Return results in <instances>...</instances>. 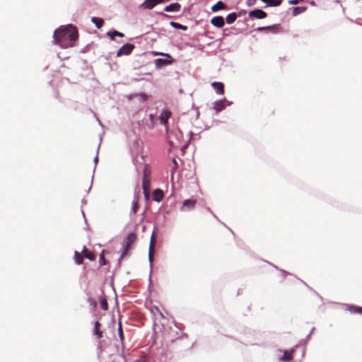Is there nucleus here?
<instances>
[{"mask_svg": "<svg viewBox=\"0 0 362 362\" xmlns=\"http://www.w3.org/2000/svg\"><path fill=\"white\" fill-rule=\"evenodd\" d=\"M54 43L62 48L74 47L78 40V33L76 28L72 25L61 26L54 33Z\"/></svg>", "mask_w": 362, "mask_h": 362, "instance_id": "1", "label": "nucleus"}, {"mask_svg": "<svg viewBox=\"0 0 362 362\" xmlns=\"http://www.w3.org/2000/svg\"><path fill=\"white\" fill-rule=\"evenodd\" d=\"M156 55H161V56H165V57H168V59L158 58V59H155L154 64H155L156 67L158 69H160L163 66L170 65L173 62V59H172L171 56L169 54L156 52Z\"/></svg>", "mask_w": 362, "mask_h": 362, "instance_id": "2", "label": "nucleus"}, {"mask_svg": "<svg viewBox=\"0 0 362 362\" xmlns=\"http://www.w3.org/2000/svg\"><path fill=\"white\" fill-rule=\"evenodd\" d=\"M151 177V169L148 164H146L143 169L142 189H146L150 187Z\"/></svg>", "mask_w": 362, "mask_h": 362, "instance_id": "3", "label": "nucleus"}, {"mask_svg": "<svg viewBox=\"0 0 362 362\" xmlns=\"http://www.w3.org/2000/svg\"><path fill=\"white\" fill-rule=\"evenodd\" d=\"M257 31H269L274 34L281 33L283 31L282 27L280 24H274L269 26L259 27L257 28Z\"/></svg>", "mask_w": 362, "mask_h": 362, "instance_id": "4", "label": "nucleus"}, {"mask_svg": "<svg viewBox=\"0 0 362 362\" xmlns=\"http://www.w3.org/2000/svg\"><path fill=\"white\" fill-rule=\"evenodd\" d=\"M136 240V235L135 233H131L128 235V236L127 238L126 243H125L124 251L121 255V258H123L124 256L127 255L131 244L133 243L134 242H135Z\"/></svg>", "mask_w": 362, "mask_h": 362, "instance_id": "5", "label": "nucleus"}, {"mask_svg": "<svg viewBox=\"0 0 362 362\" xmlns=\"http://www.w3.org/2000/svg\"><path fill=\"white\" fill-rule=\"evenodd\" d=\"M134 49L133 44L127 43L122 46L117 52V57H121L122 55H129L132 53Z\"/></svg>", "mask_w": 362, "mask_h": 362, "instance_id": "6", "label": "nucleus"}, {"mask_svg": "<svg viewBox=\"0 0 362 362\" xmlns=\"http://www.w3.org/2000/svg\"><path fill=\"white\" fill-rule=\"evenodd\" d=\"M156 238L155 233L153 232L151 236L149 250H148V260L151 263L153 259V252L156 245Z\"/></svg>", "mask_w": 362, "mask_h": 362, "instance_id": "7", "label": "nucleus"}, {"mask_svg": "<svg viewBox=\"0 0 362 362\" xmlns=\"http://www.w3.org/2000/svg\"><path fill=\"white\" fill-rule=\"evenodd\" d=\"M249 16L257 19H263L267 17V14L261 9H255L249 12Z\"/></svg>", "mask_w": 362, "mask_h": 362, "instance_id": "8", "label": "nucleus"}, {"mask_svg": "<svg viewBox=\"0 0 362 362\" xmlns=\"http://www.w3.org/2000/svg\"><path fill=\"white\" fill-rule=\"evenodd\" d=\"M197 204L196 199H185L182 202V206L181 207L182 211H188L194 208Z\"/></svg>", "mask_w": 362, "mask_h": 362, "instance_id": "9", "label": "nucleus"}, {"mask_svg": "<svg viewBox=\"0 0 362 362\" xmlns=\"http://www.w3.org/2000/svg\"><path fill=\"white\" fill-rule=\"evenodd\" d=\"M211 23L218 28L223 27L225 24L224 18L222 16H218L211 19Z\"/></svg>", "mask_w": 362, "mask_h": 362, "instance_id": "10", "label": "nucleus"}, {"mask_svg": "<svg viewBox=\"0 0 362 362\" xmlns=\"http://www.w3.org/2000/svg\"><path fill=\"white\" fill-rule=\"evenodd\" d=\"M170 116L171 112L168 110H163L159 117L160 124L166 125Z\"/></svg>", "mask_w": 362, "mask_h": 362, "instance_id": "11", "label": "nucleus"}, {"mask_svg": "<svg viewBox=\"0 0 362 362\" xmlns=\"http://www.w3.org/2000/svg\"><path fill=\"white\" fill-rule=\"evenodd\" d=\"M181 5L179 3H173L165 7L164 11L166 12H175L180 10Z\"/></svg>", "mask_w": 362, "mask_h": 362, "instance_id": "12", "label": "nucleus"}, {"mask_svg": "<svg viewBox=\"0 0 362 362\" xmlns=\"http://www.w3.org/2000/svg\"><path fill=\"white\" fill-rule=\"evenodd\" d=\"M293 349H292L291 351H285L284 352V356L280 358V361L282 362H287L291 361L293 358Z\"/></svg>", "mask_w": 362, "mask_h": 362, "instance_id": "13", "label": "nucleus"}, {"mask_svg": "<svg viewBox=\"0 0 362 362\" xmlns=\"http://www.w3.org/2000/svg\"><path fill=\"white\" fill-rule=\"evenodd\" d=\"M153 199L156 202H160L163 198V192L160 189H156L153 192L152 194Z\"/></svg>", "mask_w": 362, "mask_h": 362, "instance_id": "14", "label": "nucleus"}, {"mask_svg": "<svg viewBox=\"0 0 362 362\" xmlns=\"http://www.w3.org/2000/svg\"><path fill=\"white\" fill-rule=\"evenodd\" d=\"M82 254L84 257L87 258L90 261H94L95 259V255L93 252L88 250L86 247H83L82 250Z\"/></svg>", "mask_w": 362, "mask_h": 362, "instance_id": "15", "label": "nucleus"}, {"mask_svg": "<svg viewBox=\"0 0 362 362\" xmlns=\"http://www.w3.org/2000/svg\"><path fill=\"white\" fill-rule=\"evenodd\" d=\"M211 86L216 89V93L223 95L224 93V85L221 82H213Z\"/></svg>", "mask_w": 362, "mask_h": 362, "instance_id": "16", "label": "nucleus"}, {"mask_svg": "<svg viewBox=\"0 0 362 362\" xmlns=\"http://www.w3.org/2000/svg\"><path fill=\"white\" fill-rule=\"evenodd\" d=\"M100 323L98 321L95 322L93 334L97 336L98 339L103 337V332L100 330Z\"/></svg>", "mask_w": 362, "mask_h": 362, "instance_id": "17", "label": "nucleus"}, {"mask_svg": "<svg viewBox=\"0 0 362 362\" xmlns=\"http://www.w3.org/2000/svg\"><path fill=\"white\" fill-rule=\"evenodd\" d=\"M216 113L221 112L225 108V104L223 100H217L214 103L213 106Z\"/></svg>", "mask_w": 362, "mask_h": 362, "instance_id": "18", "label": "nucleus"}, {"mask_svg": "<svg viewBox=\"0 0 362 362\" xmlns=\"http://www.w3.org/2000/svg\"><path fill=\"white\" fill-rule=\"evenodd\" d=\"M262 2L267 4L269 6H280L284 0H261Z\"/></svg>", "mask_w": 362, "mask_h": 362, "instance_id": "19", "label": "nucleus"}, {"mask_svg": "<svg viewBox=\"0 0 362 362\" xmlns=\"http://www.w3.org/2000/svg\"><path fill=\"white\" fill-rule=\"evenodd\" d=\"M306 10H307V7H305V6L294 7L292 9V15L293 16H296L305 12Z\"/></svg>", "mask_w": 362, "mask_h": 362, "instance_id": "20", "label": "nucleus"}, {"mask_svg": "<svg viewBox=\"0 0 362 362\" xmlns=\"http://www.w3.org/2000/svg\"><path fill=\"white\" fill-rule=\"evenodd\" d=\"M226 6V4L223 1H219L211 7V11L215 12L221 9H224Z\"/></svg>", "mask_w": 362, "mask_h": 362, "instance_id": "21", "label": "nucleus"}, {"mask_svg": "<svg viewBox=\"0 0 362 362\" xmlns=\"http://www.w3.org/2000/svg\"><path fill=\"white\" fill-rule=\"evenodd\" d=\"M91 21L95 25V26L98 29L101 28L104 24L103 19L97 17H93L91 18Z\"/></svg>", "mask_w": 362, "mask_h": 362, "instance_id": "22", "label": "nucleus"}, {"mask_svg": "<svg viewBox=\"0 0 362 362\" xmlns=\"http://www.w3.org/2000/svg\"><path fill=\"white\" fill-rule=\"evenodd\" d=\"M74 260L77 264H81L83 262V255H82L78 251H75L74 252Z\"/></svg>", "mask_w": 362, "mask_h": 362, "instance_id": "23", "label": "nucleus"}, {"mask_svg": "<svg viewBox=\"0 0 362 362\" xmlns=\"http://www.w3.org/2000/svg\"><path fill=\"white\" fill-rule=\"evenodd\" d=\"M236 18L237 14L235 13H231L226 16V21L228 24H232L235 21Z\"/></svg>", "mask_w": 362, "mask_h": 362, "instance_id": "24", "label": "nucleus"}, {"mask_svg": "<svg viewBox=\"0 0 362 362\" xmlns=\"http://www.w3.org/2000/svg\"><path fill=\"white\" fill-rule=\"evenodd\" d=\"M151 311L152 313V314L156 317L157 315L160 316L161 318H164V315L162 313V312L160 310V309L154 305L151 308Z\"/></svg>", "mask_w": 362, "mask_h": 362, "instance_id": "25", "label": "nucleus"}, {"mask_svg": "<svg viewBox=\"0 0 362 362\" xmlns=\"http://www.w3.org/2000/svg\"><path fill=\"white\" fill-rule=\"evenodd\" d=\"M107 35L108 36H110L111 40H115L116 36L120 37H123L124 36V35L122 33H119L117 30H114L112 32H108V33H107Z\"/></svg>", "mask_w": 362, "mask_h": 362, "instance_id": "26", "label": "nucleus"}, {"mask_svg": "<svg viewBox=\"0 0 362 362\" xmlns=\"http://www.w3.org/2000/svg\"><path fill=\"white\" fill-rule=\"evenodd\" d=\"M170 25L173 28H175V29H179V30H187V26L183 25H182V24H180V23H178L174 22V21H171V22L170 23Z\"/></svg>", "mask_w": 362, "mask_h": 362, "instance_id": "27", "label": "nucleus"}, {"mask_svg": "<svg viewBox=\"0 0 362 362\" xmlns=\"http://www.w3.org/2000/svg\"><path fill=\"white\" fill-rule=\"evenodd\" d=\"M144 6L146 8L151 9L156 6V3L155 0H146L144 3Z\"/></svg>", "mask_w": 362, "mask_h": 362, "instance_id": "28", "label": "nucleus"}, {"mask_svg": "<svg viewBox=\"0 0 362 362\" xmlns=\"http://www.w3.org/2000/svg\"><path fill=\"white\" fill-rule=\"evenodd\" d=\"M118 335H119V340H120L122 344H123L124 340V333H123V330H122V322L120 321L119 322V325H118Z\"/></svg>", "mask_w": 362, "mask_h": 362, "instance_id": "29", "label": "nucleus"}, {"mask_svg": "<svg viewBox=\"0 0 362 362\" xmlns=\"http://www.w3.org/2000/svg\"><path fill=\"white\" fill-rule=\"evenodd\" d=\"M349 310L352 313L362 314V308L361 307L350 306Z\"/></svg>", "mask_w": 362, "mask_h": 362, "instance_id": "30", "label": "nucleus"}, {"mask_svg": "<svg viewBox=\"0 0 362 362\" xmlns=\"http://www.w3.org/2000/svg\"><path fill=\"white\" fill-rule=\"evenodd\" d=\"M100 308L103 310H107L108 309V303L105 298H102L100 299Z\"/></svg>", "mask_w": 362, "mask_h": 362, "instance_id": "31", "label": "nucleus"}, {"mask_svg": "<svg viewBox=\"0 0 362 362\" xmlns=\"http://www.w3.org/2000/svg\"><path fill=\"white\" fill-rule=\"evenodd\" d=\"M99 264L101 266H104V265L107 264V262H106V260L105 259V256H104V250L100 255V257H99Z\"/></svg>", "mask_w": 362, "mask_h": 362, "instance_id": "32", "label": "nucleus"}, {"mask_svg": "<svg viewBox=\"0 0 362 362\" xmlns=\"http://www.w3.org/2000/svg\"><path fill=\"white\" fill-rule=\"evenodd\" d=\"M139 209L138 200L133 202L132 211L134 214H136Z\"/></svg>", "mask_w": 362, "mask_h": 362, "instance_id": "33", "label": "nucleus"}, {"mask_svg": "<svg viewBox=\"0 0 362 362\" xmlns=\"http://www.w3.org/2000/svg\"><path fill=\"white\" fill-rule=\"evenodd\" d=\"M256 3V0H247L246 1V4L249 6H252L253 5H255Z\"/></svg>", "mask_w": 362, "mask_h": 362, "instance_id": "34", "label": "nucleus"}, {"mask_svg": "<svg viewBox=\"0 0 362 362\" xmlns=\"http://www.w3.org/2000/svg\"><path fill=\"white\" fill-rule=\"evenodd\" d=\"M149 188L150 187H146V189H143V192H144V196H145L146 199L148 198V196H149V194H148Z\"/></svg>", "mask_w": 362, "mask_h": 362, "instance_id": "35", "label": "nucleus"}, {"mask_svg": "<svg viewBox=\"0 0 362 362\" xmlns=\"http://www.w3.org/2000/svg\"><path fill=\"white\" fill-rule=\"evenodd\" d=\"M141 99L144 101L146 100L147 99V95L145 94V93H140L139 95H138Z\"/></svg>", "mask_w": 362, "mask_h": 362, "instance_id": "36", "label": "nucleus"}, {"mask_svg": "<svg viewBox=\"0 0 362 362\" xmlns=\"http://www.w3.org/2000/svg\"><path fill=\"white\" fill-rule=\"evenodd\" d=\"M155 1H156V5L158 4L163 3L165 1L164 0H155Z\"/></svg>", "mask_w": 362, "mask_h": 362, "instance_id": "37", "label": "nucleus"}, {"mask_svg": "<svg viewBox=\"0 0 362 362\" xmlns=\"http://www.w3.org/2000/svg\"><path fill=\"white\" fill-rule=\"evenodd\" d=\"M134 362H145V361L143 359H140V360H137V361H136Z\"/></svg>", "mask_w": 362, "mask_h": 362, "instance_id": "38", "label": "nucleus"}, {"mask_svg": "<svg viewBox=\"0 0 362 362\" xmlns=\"http://www.w3.org/2000/svg\"><path fill=\"white\" fill-rule=\"evenodd\" d=\"M98 157L96 156V157L95 158V163H97V162H98Z\"/></svg>", "mask_w": 362, "mask_h": 362, "instance_id": "39", "label": "nucleus"}, {"mask_svg": "<svg viewBox=\"0 0 362 362\" xmlns=\"http://www.w3.org/2000/svg\"><path fill=\"white\" fill-rule=\"evenodd\" d=\"M310 4L311 5H315V4L314 1H311Z\"/></svg>", "mask_w": 362, "mask_h": 362, "instance_id": "40", "label": "nucleus"}, {"mask_svg": "<svg viewBox=\"0 0 362 362\" xmlns=\"http://www.w3.org/2000/svg\"><path fill=\"white\" fill-rule=\"evenodd\" d=\"M96 305H97V303L95 301L94 302V306H96Z\"/></svg>", "mask_w": 362, "mask_h": 362, "instance_id": "41", "label": "nucleus"}]
</instances>
